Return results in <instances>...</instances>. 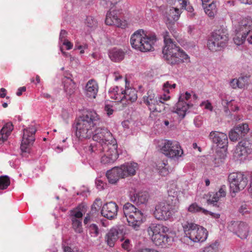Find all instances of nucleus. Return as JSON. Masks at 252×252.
<instances>
[{
	"mask_svg": "<svg viewBox=\"0 0 252 252\" xmlns=\"http://www.w3.org/2000/svg\"><path fill=\"white\" fill-rule=\"evenodd\" d=\"M101 122V118L94 110L85 111L77 120L76 124V135L79 140L90 138L92 136L94 141L97 143H92L86 148V151L93 154L101 147L102 145L115 143L116 140L112 133L104 127H97Z\"/></svg>",
	"mask_w": 252,
	"mask_h": 252,
	"instance_id": "f257e3e1",
	"label": "nucleus"
},
{
	"mask_svg": "<svg viewBox=\"0 0 252 252\" xmlns=\"http://www.w3.org/2000/svg\"><path fill=\"white\" fill-rule=\"evenodd\" d=\"M164 45L162 49L163 57L168 63L174 65L188 62V55L171 39L167 31L163 32Z\"/></svg>",
	"mask_w": 252,
	"mask_h": 252,
	"instance_id": "f03ea898",
	"label": "nucleus"
},
{
	"mask_svg": "<svg viewBox=\"0 0 252 252\" xmlns=\"http://www.w3.org/2000/svg\"><path fill=\"white\" fill-rule=\"evenodd\" d=\"M234 26L235 35L233 38L234 43L237 45L242 44L246 40L252 44V18L241 17L238 23L231 17Z\"/></svg>",
	"mask_w": 252,
	"mask_h": 252,
	"instance_id": "7ed1b4c3",
	"label": "nucleus"
},
{
	"mask_svg": "<svg viewBox=\"0 0 252 252\" xmlns=\"http://www.w3.org/2000/svg\"><path fill=\"white\" fill-rule=\"evenodd\" d=\"M156 41L155 33H148L143 30L139 29L131 35L130 42L133 49L141 52H148L154 49Z\"/></svg>",
	"mask_w": 252,
	"mask_h": 252,
	"instance_id": "20e7f679",
	"label": "nucleus"
},
{
	"mask_svg": "<svg viewBox=\"0 0 252 252\" xmlns=\"http://www.w3.org/2000/svg\"><path fill=\"white\" fill-rule=\"evenodd\" d=\"M147 232L153 242L161 248L166 247L173 241L172 237L169 236V229L161 224L152 223L147 228Z\"/></svg>",
	"mask_w": 252,
	"mask_h": 252,
	"instance_id": "39448f33",
	"label": "nucleus"
},
{
	"mask_svg": "<svg viewBox=\"0 0 252 252\" xmlns=\"http://www.w3.org/2000/svg\"><path fill=\"white\" fill-rule=\"evenodd\" d=\"M123 211L129 226L135 230H138L145 219L142 211L130 203L124 205Z\"/></svg>",
	"mask_w": 252,
	"mask_h": 252,
	"instance_id": "423d86ee",
	"label": "nucleus"
},
{
	"mask_svg": "<svg viewBox=\"0 0 252 252\" xmlns=\"http://www.w3.org/2000/svg\"><path fill=\"white\" fill-rule=\"evenodd\" d=\"M185 237L194 243L203 242L207 238L206 229L192 222H186L183 224Z\"/></svg>",
	"mask_w": 252,
	"mask_h": 252,
	"instance_id": "0eeeda50",
	"label": "nucleus"
},
{
	"mask_svg": "<svg viewBox=\"0 0 252 252\" xmlns=\"http://www.w3.org/2000/svg\"><path fill=\"white\" fill-rule=\"evenodd\" d=\"M228 40L227 29L220 27L213 32L212 37L208 41L207 46L212 51H219L226 46Z\"/></svg>",
	"mask_w": 252,
	"mask_h": 252,
	"instance_id": "6e6552de",
	"label": "nucleus"
},
{
	"mask_svg": "<svg viewBox=\"0 0 252 252\" xmlns=\"http://www.w3.org/2000/svg\"><path fill=\"white\" fill-rule=\"evenodd\" d=\"M117 141L115 143L102 145L101 147L94 149L93 153L100 154L101 162L103 164L114 163L118 158Z\"/></svg>",
	"mask_w": 252,
	"mask_h": 252,
	"instance_id": "1a4fd4ad",
	"label": "nucleus"
},
{
	"mask_svg": "<svg viewBox=\"0 0 252 252\" xmlns=\"http://www.w3.org/2000/svg\"><path fill=\"white\" fill-rule=\"evenodd\" d=\"M117 141L115 143L102 145L101 147L94 149L93 153L100 154L101 162L103 164L114 163L118 158Z\"/></svg>",
	"mask_w": 252,
	"mask_h": 252,
	"instance_id": "9d476101",
	"label": "nucleus"
},
{
	"mask_svg": "<svg viewBox=\"0 0 252 252\" xmlns=\"http://www.w3.org/2000/svg\"><path fill=\"white\" fill-rule=\"evenodd\" d=\"M170 96L163 94L158 97H155V94L152 92L148 91L147 95L143 97L144 103L148 106L150 111L152 112H161L165 108V103L163 102L170 98Z\"/></svg>",
	"mask_w": 252,
	"mask_h": 252,
	"instance_id": "9b49d317",
	"label": "nucleus"
},
{
	"mask_svg": "<svg viewBox=\"0 0 252 252\" xmlns=\"http://www.w3.org/2000/svg\"><path fill=\"white\" fill-rule=\"evenodd\" d=\"M163 20L170 32L175 36L176 31L174 28L175 22L178 20L181 11L177 7L161 6Z\"/></svg>",
	"mask_w": 252,
	"mask_h": 252,
	"instance_id": "f8f14e48",
	"label": "nucleus"
},
{
	"mask_svg": "<svg viewBox=\"0 0 252 252\" xmlns=\"http://www.w3.org/2000/svg\"><path fill=\"white\" fill-rule=\"evenodd\" d=\"M178 207L175 205L161 202L155 207L154 217L159 220H168L173 218L177 212Z\"/></svg>",
	"mask_w": 252,
	"mask_h": 252,
	"instance_id": "ddd939ff",
	"label": "nucleus"
},
{
	"mask_svg": "<svg viewBox=\"0 0 252 252\" xmlns=\"http://www.w3.org/2000/svg\"><path fill=\"white\" fill-rule=\"evenodd\" d=\"M161 151L167 158L175 160L183 154V151L178 142L168 140L164 141Z\"/></svg>",
	"mask_w": 252,
	"mask_h": 252,
	"instance_id": "4468645a",
	"label": "nucleus"
},
{
	"mask_svg": "<svg viewBox=\"0 0 252 252\" xmlns=\"http://www.w3.org/2000/svg\"><path fill=\"white\" fill-rule=\"evenodd\" d=\"M230 191L238 192L243 189L247 186L248 180L246 175L240 172L230 173L228 177Z\"/></svg>",
	"mask_w": 252,
	"mask_h": 252,
	"instance_id": "2eb2a0df",
	"label": "nucleus"
},
{
	"mask_svg": "<svg viewBox=\"0 0 252 252\" xmlns=\"http://www.w3.org/2000/svg\"><path fill=\"white\" fill-rule=\"evenodd\" d=\"M252 152V137L246 138L238 143L233 156L236 160H242Z\"/></svg>",
	"mask_w": 252,
	"mask_h": 252,
	"instance_id": "dca6fc26",
	"label": "nucleus"
},
{
	"mask_svg": "<svg viewBox=\"0 0 252 252\" xmlns=\"http://www.w3.org/2000/svg\"><path fill=\"white\" fill-rule=\"evenodd\" d=\"M36 129L34 126H31L23 130V135L21 144L22 154L29 153L30 148L35 140L34 134Z\"/></svg>",
	"mask_w": 252,
	"mask_h": 252,
	"instance_id": "f3484780",
	"label": "nucleus"
},
{
	"mask_svg": "<svg viewBox=\"0 0 252 252\" xmlns=\"http://www.w3.org/2000/svg\"><path fill=\"white\" fill-rule=\"evenodd\" d=\"M228 229L242 239H246L250 232V227L247 223L242 221H234L230 224Z\"/></svg>",
	"mask_w": 252,
	"mask_h": 252,
	"instance_id": "a211bd4d",
	"label": "nucleus"
},
{
	"mask_svg": "<svg viewBox=\"0 0 252 252\" xmlns=\"http://www.w3.org/2000/svg\"><path fill=\"white\" fill-rule=\"evenodd\" d=\"M119 11L110 10L107 13L105 23L107 25H114L121 28H125L126 25L125 21H122L118 16Z\"/></svg>",
	"mask_w": 252,
	"mask_h": 252,
	"instance_id": "6ab92c4d",
	"label": "nucleus"
},
{
	"mask_svg": "<svg viewBox=\"0 0 252 252\" xmlns=\"http://www.w3.org/2000/svg\"><path fill=\"white\" fill-rule=\"evenodd\" d=\"M249 130V126L247 124H240L229 132V139L232 141H236L244 136Z\"/></svg>",
	"mask_w": 252,
	"mask_h": 252,
	"instance_id": "aec40b11",
	"label": "nucleus"
},
{
	"mask_svg": "<svg viewBox=\"0 0 252 252\" xmlns=\"http://www.w3.org/2000/svg\"><path fill=\"white\" fill-rule=\"evenodd\" d=\"M118 210V206L117 204L114 202H109L103 205L101 214L104 217L111 220L116 217Z\"/></svg>",
	"mask_w": 252,
	"mask_h": 252,
	"instance_id": "412c9836",
	"label": "nucleus"
},
{
	"mask_svg": "<svg viewBox=\"0 0 252 252\" xmlns=\"http://www.w3.org/2000/svg\"><path fill=\"white\" fill-rule=\"evenodd\" d=\"M118 167L123 178L135 175L139 168L138 164L134 162H126Z\"/></svg>",
	"mask_w": 252,
	"mask_h": 252,
	"instance_id": "4be33fe9",
	"label": "nucleus"
},
{
	"mask_svg": "<svg viewBox=\"0 0 252 252\" xmlns=\"http://www.w3.org/2000/svg\"><path fill=\"white\" fill-rule=\"evenodd\" d=\"M209 138L220 148H224L228 143L227 136L222 132L212 131L210 133Z\"/></svg>",
	"mask_w": 252,
	"mask_h": 252,
	"instance_id": "5701e85b",
	"label": "nucleus"
},
{
	"mask_svg": "<svg viewBox=\"0 0 252 252\" xmlns=\"http://www.w3.org/2000/svg\"><path fill=\"white\" fill-rule=\"evenodd\" d=\"M129 196L132 202L139 205L146 204L149 198L148 192L145 191L136 192V190H134L133 192L131 191Z\"/></svg>",
	"mask_w": 252,
	"mask_h": 252,
	"instance_id": "b1692460",
	"label": "nucleus"
},
{
	"mask_svg": "<svg viewBox=\"0 0 252 252\" xmlns=\"http://www.w3.org/2000/svg\"><path fill=\"white\" fill-rule=\"evenodd\" d=\"M124 92L122 88L118 86L111 88L108 91V94L110 97L117 102H120L122 104L123 107L126 106V103L125 102V99H124Z\"/></svg>",
	"mask_w": 252,
	"mask_h": 252,
	"instance_id": "393cba45",
	"label": "nucleus"
},
{
	"mask_svg": "<svg viewBox=\"0 0 252 252\" xmlns=\"http://www.w3.org/2000/svg\"><path fill=\"white\" fill-rule=\"evenodd\" d=\"M98 88L97 82L94 79H90L86 85L85 94L89 98H95L98 93Z\"/></svg>",
	"mask_w": 252,
	"mask_h": 252,
	"instance_id": "a878e982",
	"label": "nucleus"
},
{
	"mask_svg": "<svg viewBox=\"0 0 252 252\" xmlns=\"http://www.w3.org/2000/svg\"><path fill=\"white\" fill-rule=\"evenodd\" d=\"M205 13L210 17L217 13V0H201Z\"/></svg>",
	"mask_w": 252,
	"mask_h": 252,
	"instance_id": "bb28decb",
	"label": "nucleus"
},
{
	"mask_svg": "<svg viewBox=\"0 0 252 252\" xmlns=\"http://www.w3.org/2000/svg\"><path fill=\"white\" fill-rule=\"evenodd\" d=\"M193 105V104L189 102L178 101L174 107L173 111L176 113L182 119L184 118L186 114L188 109Z\"/></svg>",
	"mask_w": 252,
	"mask_h": 252,
	"instance_id": "cd10ccee",
	"label": "nucleus"
},
{
	"mask_svg": "<svg viewBox=\"0 0 252 252\" xmlns=\"http://www.w3.org/2000/svg\"><path fill=\"white\" fill-rule=\"evenodd\" d=\"M106 175L109 183L112 184H116L120 178H123L118 166L107 171Z\"/></svg>",
	"mask_w": 252,
	"mask_h": 252,
	"instance_id": "c85d7f7f",
	"label": "nucleus"
},
{
	"mask_svg": "<svg viewBox=\"0 0 252 252\" xmlns=\"http://www.w3.org/2000/svg\"><path fill=\"white\" fill-rule=\"evenodd\" d=\"M110 60L114 62H120L125 58V52L121 49L113 48L108 51Z\"/></svg>",
	"mask_w": 252,
	"mask_h": 252,
	"instance_id": "c756f323",
	"label": "nucleus"
},
{
	"mask_svg": "<svg viewBox=\"0 0 252 252\" xmlns=\"http://www.w3.org/2000/svg\"><path fill=\"white\" fill-rule=\"evenodd\" d=\"M225 195L226 186L223 185L220 188L218 191L216 192H211L210 194L208 201L211 204H214L220 200L221 198H224Z\"/></svg>",
	"mask_w": 252,
	"mask_h": 252,
	"instance_id": "7c9ffc66",
	"label": "nucleus"
},
{
	"mask_svg": "<svg viewBox=\"0 0 252 252\" xmlns=\"http://www.w3.org/2000/svg\"><path fill=\"white\" fill-rule=\"evenodd\" d=\"M13 129V126L11 122L7 123L3 126L0 131V144L7 140Z\"/></svg>",
	"mask_w": 252,
	"mask_h": 252,
	"instance_id": "2f4dec72",
	"label": "nucleus"
},
{
	"mask_svg": "<svg viewBox=\"0 0 252 252\" xmlns=\"http://www.w3.org/2000/svg\"><path fill=\"white\" fill-rule=\"evenodd\" d=\"M124 99H125V102L126 103V105L130 103L134 102L137 100V95L136 91L135 89L127 88L124 90Z\"/></svg>",
	"mask_w": 252,
	"mask_h": 252,
	"instance_id": "473e14b6",
	"label": "nucleus"
},
{
	"mask_svg": "<svg viewBox=\"0 0 252 252\" xmlns=\"http://www.w3.org/2000/svg\"><path fill=\"white\" fill-rule=\"evenodd\" d=\"M63 83L64 86V90L67 95L72 94L75 89V84L70 77H64L63 79Z\"/></svg>",
	"mask_w": 252,
	"mask_h": 252,
	"instance_id": "72a5a7b5",
	"label": "nucleus"
},
{
	"mask_svg": "<svg viewBox=\"0 0 252 252\" xmlns=\"http://www.w3.org/2000/svg\"><path fill=\"white\" fill-rule=\"evenodd\" d=\"M119 231L117 228H112L110 230L106 236V240L108 246L112 247L118 239Z\"/></svg>",
	"mask_w": 252,
	"mask_h": 252,
	"instance_id": "f704fd0d",
	"label": "nucleus"
},
{
	"mask_svg": "<svg viewBox=\"0 0 252 252\" xmlns=\"http://www.w3.org/2000/svg\"><path fill=\"white\" fill-rule=\"evenodd\" d=\"M188 211L192 213H202L204 215H208L209 211L200 207L196 203L191 204L188 207Z\"/></svg>",
	"mask_w": 252,
	"mask_h": 252,
	"instance_id": "c9c22d12",
	"label": "nucleus"
},
{
	"mask_svg": "<svg viewBox=\"0 0 252 252\" xmlns=\"http://www.w3.org/2000/svg\"><path fill=\"white\" fill-rule=\"evenodd\" d=\"M72 226L75 232L81 233L83 232V227L82 224V220H71Z\"/></svg>",
	"mask_w": 252,
	"mask_h": 252,
	"instance_id": "e433bc0d",
	"label": "nucleus"
},
{
	"mask_svg": "<svg viewBox=\"0 0 252 252\" xmlns=\"http://www.w3.org/2000/svg\"><path fill=\"white\" fill-rule=\"evenodd\" d=\"M219 243L215 241L205 247L202 252H219Z\"/></svg>",
	"mask_w": 252,
	"mask_h": 252,
	"instance_id": "4c0bfd02",
	"label": "nucleus"
},
{
	"mask_svg": "<svg viewBox=\"0 0 252 252\" xmlns=\"http://www.w3.org/2000/svg\"><path fill=\"white\" fill-rule=\"evenodd\" d=\"M239 212L243 215L250 214L252 212V207L245 202L242 203L239 207Z\"/></svg>",
	"mask_w": 252,
	"mask_h": 252,
	"instance_id": "58836bf2",
	"label": "nucleus"
},
{
	"mask_svg": "<svg viewBox=\"0 0 252 252\" xmlns=\"http://www.w3.org/2000/svg\"><path fill=\"white\" fill-rule=\"evenodd\" d=\"M167 2L171 5H174L177 7L180 6L182 8H186L187 6V0H167Z\"/></svg>",
	"mask_w": 252,
	"mask_h": 252,
	"instance_id": "ea45409f",
	"label": "nucleus"
},
{
	"mask_svg": "<svg viewBox=\"0 0 252 252\" xmlns=\"http://www.w3.org/2000/svg\"><path fill=\"white\" fill-rule=\"evenodd\" d=\"M88 228L89 232L92 237H95L99 234V229L97 225L95 224L92 223L87 226Z\"/></svg>",
	"mask_w": 252,
	"mask_h": 252,
	"instance_id": "a19ab883",
	"label": "nucleus"
},
{
	"mask_svg": "<svg viewBox=\"0 0 252 252\" xmlns=\"http://www.w3.org/2000/svg\"><path fill=\"white\" fill-rule=\"evenodd\" d=\"M176 86V84H171L169 81H167L163 85L162 90L164 92V94L168 95L170 93V90L175 88Z\"/></svg>",
	"mask_w": 252,
	"mask_h": 252,
	"instance_id": "79ce46f5",
	"label": "nucleus"
},
{
	"mask_svg": "<svg viewBox=\"0 0 252 252\" xmlns=\"http://www.w3.org/2000/svg\"><path fill=\"white\" fill-rule=\"evenodd\" d=\"M10 185L9 178L7 176L0 177V189H4Z\"/></svg>",
	"mask_w": 252,
	"mask_h": 252,
	"instance_id": "37998d69",
	"label": "nucleus"
},
{
	"mask_svg": "<svg viewBox=\"0 0 252 252\" xmlns=\"http://www.w3.org/2000/svg\"><path fill=\"white\" fill-rule=\"evenodd\" d=\"M167 163L164 161L160 162L157 165L158 168L159 170V172L162 176H165L168 174V170L166 167Z\"/></svg>",
	"mask_w": 252,
	"mask_h": 252,
	"instance_id": "c03bdc74",
	"label": "nucleus"
},
{
	"mask_svg": "<svg viewBox=\"0 0 252 252\" xmlns=\"http://www.w3.org/2000/svg\"><path fill=\"white\" fill-rule=\"evenodd\" d=\"M86 25L91 28H95L97 27V21L91 16H88L86 20Z\"/></svg>",
	"mask_w": 252,
	"mask_h": 252,
	"instance_id": "a18cd8bd",
	"label": "nucleus"
},
{
	"mask_svg": "<svg viewBox=\"0 0 252 252\" xmlns=\"http://www.w3.org/2000/svg\"><path fill=\"white\" fill-rule=\"evenodd\" d=\"M102 206V201L100 199L97 198L95 199L93 205H92L91 211L92 213L97 212Z\"/></svg>",
	"mask_w": 252,
	"mask_h": 252,
	"instance_id": "49530a36",
	"label": "nucleus"
},
{
	"mask_svg": "<svg viewBox=\"0 0 252 252\" xmlns=\"http://www.w3.org/2000/svg\"><path fill=\"white\" fill-rule=\"evenodd\" d=\"M249 77L245 75L242 76L238 79V82L239 83L240 88L242 89L247 85L248 84Z\"/></svg>",
	"mask_w": 252,
	"mask_h": 252,
	"instance_id": "de8ad7c7",
	"label": "nucleus"
},
{
	"mask_svg": "<svg viewBox=\"0 0 252 252\" xmlns=\"http://www.w3.org/2000/svg\"><path fill=\"white\" fill-rule=\"evenodd\" d=\"M83 214L80 211H74L71 213V220H82Z\"/></svg>",
	"mask_w": 252,
	"mask_h": 252,
	"instance_id": "09e8293b",
	"label": "nucleus"
},
{
	"mask_svg": "<svg viewBox=\"0 0 252 252\" xmlns=\"http://www.w3.org/2000/svg\"><path fill=\"white\" fill-rule=\"evenodd\" d=\"M106 184L100 179L97 178L95 180V186L96 188L99 190H102L105 188Z\"/></svg>",
	"mask_w": 252,
	"mask_h": 252,
	"instance_id": "8fccbe9b",
	"label": "nucleus"
},
{
	"mask_svg": "<svg viewBox=\"0 0 252 252\" xmlns=\"http://www.w3.org/2000/svg\"><path fill=\"white\" fill-rule=\"evenodd\" d=\"M190 97V94L186 92L185 94H181L179 96V101L185 102V100L188 101Z\"/></svg>",
	"mask_w": 252,
	"mask_h": 252,
	"instance_id": "3c124183",
	"label": "nucleus"
},
{
	"mask_svg": "<svg viewBox=\"0 0 252 252\" xmlns=\"http://www.w3.org/2000/svg\"><path fill=\"white\" fill-rule=\"evenodd\" d=\"M224 156L222 157H216L214 159V162L215 166H219L224 161Z\"/></svg>",
	"mask_w": 252,
	"mask_h": 252,
	"instance_id": "603ef678",
	"label": "nucleus"
},
{
	"mask_svg": "<svg viewBox=\"0 0 252 252\" xmlns=\"http://www.w3.org/2000/svg\"><path fill=\"white\" fill-rule=\"evenodd\" d=\"M200 105L202 107H204L205 109H208L211 111H212L213 110L212 104L208 100L202 102Z\"/></svg>",
	"mask_w": 252,
	"mask_h": 252,
	"instance_id": "864d4df0",
	"label": "nucleus"
},
{
	"mask_svg": "<svg viewBox=\"0 0 252 252\" xmlns=\"http://www.w3.org/2000/svg\"><path fill=\"white\" fill-rule=\"evenodd\" d=\"M122 247L124 249L127 251H129L131 247L129 240L128 239H126L125 241L122 244Z\"/></svg>",
	"mask_w": 252,
	"mask_h": 252,
	"instance_id": "5fc2aeb1",
	"label": "nucleus"
},
{
	"mask_svg": "<svg viewBox=\"0 0 252 252\" xmlns=\"http://www.w3.org/2000/svg\"><path fill=\"white\" fill-rule=\"evenodd\" d=\"M104 110L109 117L112 115L114 112L112 106L109 104L105 105Z\"/></svg>",
	"mask_w": 252,
	"mask_h": 252,
	"instance_id": "6e6d98bb",
	"label": "nucleus"
},
{
	"mask_svg": "<svg viewBox=\"0 0 252 252\" xmlns=\"http://www.w3.org/2000/svg\"><path fill=\"white\" fill-rule=\"evenodd\" d=\"M88 45L87 43H83L81 45L80 43L76 41L75 44V49H87Z\"/></svg>",
	"mask_w": 252,
	"mask_h": 252,
	"instance_id": "4d7b16f0",
	"label": "nucleus"
},
{
	"mask_svg": "<svg viewBox=\"0 0 252 252\" xmlns=\"http://www.w3.org/2000/svg\"><path fill=\"white\" fill-rule=\"evenodd\" d=\"M230 86L233 89L240 88L238 79H233L230 82Z\"/></svg>",
	"mask_w": 252,
	"mask_h": 252,
	"instance_id": "13d9d810",
	"label": "nucleus"
},
{
	"mask_svg": "<svg viewBox=\"0 0 252 252\" xmlns=\"http://www.w3.org/2000/svg\"><path fill=\"white\" fill-rule=\"evenodd\" d=\"M67 32L64 30H62L60 32L59 40L61 42L63 41L64 39H66Z\"/></svg>",
	"mask_w": 252,
	"mask_h": 252,
	"instance_id": "bf43d9fd",
	"label": "nucleus"
},
{
	"mask_svg": "<svg viewBox=\"0 0 252 252\" xmlns=\"http://www.w3.org/2000/svg\"><path fill=\"white\" fill-rule=\"evenodd\" d=\"M62 43L63 45L65 46L67 50H70L73 47V44L66 39H64L63 41L62 42Z\"/></svg>",
	"mask_w": 252,
	"mask_h": 252,
	"instance_id": "052dcab7",
	"label": "nucleus"
},
{
	"mask_svg": "<svg viewBox=\"0 0 252 252\" xmlns=\"http://www.w3.org/2000/svg\"><path fill=\"white\" fill-rule=\"evenodd\" d=\"M92 219L89 214H87L86 217L85 218L84 220V223L87 226L89 225L90 222H91Z\"/></svg>",
	"mask_w": 252,
	"mask_h": 252,
	"instance_id": "680f3d73",
	"label": "nucleus"
},
{
	"mask_svg": "<svg viewBox=\"0 0 252 252\" xmlns=\"http://www.w3.org/2000/svg\"><path fill=\"white\" fill-rule=\"evenodd\" d=\"M225 5L227 7L233 6L235 4V0H224Z\"/></svg>",
	"mask_w": 252,
	"mask_h": 252,
	"instance_id": "e2e57ef3",
	"label": "nucleus"
},
{
	"mask_svg": "<svg viewBox=\"0 0 252 252\" xmlns=\"http://www.w3.org/2000/svg\"><path fill=\"white\" fill-rule=\"evenodd\" d=\"M113 77L114 78V80L115 81H118L119 79H121L122 78V76L121 75H120V73L119 72H114L113 73Z\"/></svg>",
	"mask_w": 252,
	"mask_h": 252,
	"instance_id": "0e129e2a",
	"label": "nucleus"
},
{
	"mask_svg": "<svg viewBox=\"0 0 252 252\" xmlns=\"http://www.w3.org/2000/svg\"><path fill=\"white\" fill-rule=\"evenodd\" d=\"M26 88L25 87H20L18 89L17 93H16V94L18 96H20L22 94L23 92L26 91Z\"/></svg>",
	"mask_w": 252,
	"mask_h": 252,
	"instance_id": "69168bd1",
	"label": "nucleus"
},
{
	"mask_svg": "<svg viewBox=\"0 0 252 252\" xmlns=\"http://www.w3.org/2000/svg\"><path fill=\"white\" fill-rule=\"evenodd\" d=\"M208 214H209L210 216H212V218L216 219H219L220 217V214H218V213H214L212 212L209 211V213H208Z\"/></svg>",
	"mask_w": 252,
	"mask_h": 252,
	"instance_id": "338daca9",
	"label": "nucleus"
},
{
	"mask_svg": "<svg viewBox=\"0 0 252 252\" xmlns=\"http://www.w3.org/2000/svg\"><path fill=\"white\" fill-rule=\"evenodd\" d=\"M6 90L4 88H1L0 89V97L4 98L6 95Z\"/></svg>",
	"mask_w": 252,
	"mask_h": 252,
	"instance_id": "774afa93",
	"label": "nucleus"
}]
</instances>
